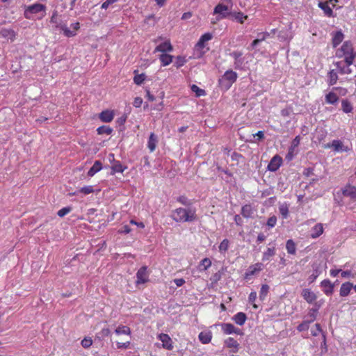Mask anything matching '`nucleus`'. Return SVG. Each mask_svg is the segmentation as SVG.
Masks as SVG:
<instances>
[{
	"label": "nucleus",
	"instance_id": "1",
	"mask_svg": "<svg viewBox=\"0 0 356 356\" xmlns=\"http://www.w3.org/2000/svg\"><path fill=\"white\" fill-rule=\"evenodd\" d=\"M46 15V6L41 3H34L26 6L24 10V16L30 20H40Z\"/></svg>",
	"mask_w": 356,
	"mask_h": 356
},
{
	"label": "nucleus",
	"instance_id": "2",
	"mask_svg": "<svg viewBox=\"0 0 356 356\" xmlns=\"http://www.w3.org/2000/svg\"><path fill=\"white\" fill-rule=\"evenodd\" d=\"M172 219L176 222H192L196 220L195 209L178 208L172 214Z\"/></svg>",
	"mask_w": 356,
	"mask_h": 356
},
{
	"label": "nucleus",
	"instance_id": "3",
	"mask_svg": "<svg viewBox=\"0 0 356 356\" xmlns=\"http://www.w3.org/2000/svg\"><path fill=\"white\" fill-rule=\"evenodd\" d=\"M337 56L344 58L345 63L348 65H351L356 57V52L354 51L353 44L350 42H345L341 48L337 51Z\"/></svg>",
	"mask_w": 356,
	"mask_h": 356
},
{
	"label": "nucleus",
	"instance_id": "4",
	"mask_svg": "<svg viewBox=\"0 0 356 356\" xmlns=\"http://www.w3.org/2000/svg\"><path fill=\"white\" fill-rule=\"evenodd\" d=\"M232 6V1L225 0V3H220L215 7L213 15H217L218 20L224 19L230 14Z\"/></svg>",
	"mask_w": 356,
	"mask_h": 356
},
{
	"label": "nucleus",
	"instance_id": "5",
	"mask_svg": "<svg viewBox=\"0 0 356 356\" xmlns=\"http://www.w3.org/2000/svg\"><path fill=\"white\" fill-rule=\"evenodd\" d=\"M56 30L63 33L67 37H72L76 35L79 29V24H58L56 26Z\"/></svg>",
	"mask_w": 356,
	"mask_h": 356
},
{
	"label": "nucleus",
	"instance_id": "6",
	"mask_svg": "<svg viewBox=\"0 0 356 356\" xmlns=\"http://www.w3.org/2000/svg\"><path fill=\"white\" fill-rule=\"evenodd\" d=\"M237 79V74L232 70H227L222 79H220V84L228 89L232 84L236 81Z\"/></svg>",
	"mask_w": 356,
	"mask_h": 356
},
{
	"label": "nucleus",
	"instance_id": "7",
	"mask_svg": "<svg viewBox=\"0 0 356 356\" xmlns=\"http://www.w3.org/2000/svg\"><path fill=\"white\" fill-rule=\"evenodd\" d=\"M137 280L136 284H144L148 281V275L147 273V267L143 266L140 268L136 274Z\"/></svg>",
	"mask_w": 356,
	"mask_h": 356
},
{
	"label": "nucleus",
	"instance_id": "8",
	"mask_svg": "<svg viewBox=\"0 0 356 356\" xmlns=\"http://www.w3.org/2000/svg\"><path fill=\"white\" fill-rule=\"evenodd\" d=\"M282 163V159L280 156L275 155L270 160L268 165V170L271 172H275L280 167Z\"/></svg>",
	"mask_w": 356,
	"mask_h": 356
},
{
	"label": "nucleus",
	"instance_id": "9",
	"mask_svg": "<svg viewBox=\"0 0 356 356\" xmlns=\"http://www.w3.org/2000/svg\"><path fill=\"white\" fill-rule=\"evenodd\" d=\"M158 337L161 341L164 348L167 350H172L173 348L172 339L167 334H160Z\"/></svg>",
	"mask_w": 356,
	"mask_h": 356
},
{
	"label": "nucleus",
	"instance_id": "10",
	"mask_svg": "<svg viewBox=\"0 0 356 356\" xmlns=\"http://www.w3.org/2000/svg\"><path fill=\"white\" fill-rule=\"evenodd\" d=\"M333 147L336 152H347L348 150V147H345L343 143L339 140H334L332 144H327L325 147Z\"/></svg>",
	"mask_w": 356,
	"mask_h": 356
},
{
	"label": "nucleus",
	"instance_id": "11",
	"mask_svg": "<svg viewBox=\"0 0 356 356\" xmlns=\"http://www.w3.org/2000/svg\"><path fill=\"white\" fill-rule=\"evenodd\" d=\"M231 56L234 59V67L235 69L242 68L243 64V59L242 58L243 54L240 51H234L231 54Z\"/></svg>",
	"mask_w": 356,
	"mask_h": 356
},
{
	"label": "nucleus",
	"instance_id": "12",
	"mask_svg": "<svg viewBox=\"0 0 356 356\" xmlns=\"http://www.w3.org/2000/svg\"><path fill=\"white\" fill-rule=\"evenodd\" d=\"M173 49L172 46L171 45L170 42L169 41H166L165 42H163L158 46L156 47V48L154 50V52H168V51H172Z\"/></svg>",
	"mask_w": 356,
	"mask_h": 356
},
{
	"label": "nucleus",
	"instance_id": "13",
	"mask_svg": "<svg viewBox=\"0 0 356 356\" xmlns=\"http://www.w3.org/2000/svg\"><path fill=\"white\" fill-rule=\"evenodd\" d=\"M302 296L304 298V299L309 303H312L316 300V294L308 289L302 290Z\"/></svg>",
	"mask_w": 356,
	"mask_h": 356
},
{
	"label": "nucleus",
	"instance_id": "14",
	"mask_svg": "<svg viewBox=\"0 0 356 356\" xmlns=\"http://www.w3.org/2000/svg\"><path fill=\"white\" fill-rule=\"evenodd\" d=\"M227 347L232 348V353H237L238 351L239 343L233 338L229 337L225 341Z\"/></svg>",
	"mask_w": 356,
	"mask_h": 356
},
{
	"label": "nucleus",
	"instance_id": "15",
	"mask_svg": "<svg viewBox=\"0 0 356 356\" xmlns=\"http://www.w3.org/2000/svg\"><path fill=\"white\" fill-rule=\"evenodd\" d=\"M212 37V34L210 33H206L203 34L197 42L196 47L199 49H203L205 47V42L211 40Z\"/></svg>",
	"mask_w": 356,
	"mask_h": 356
},
{
	"label": "nucleus",
	"instance_id": "16",
	"mask_svg": "<svg viewBox=\"0 0 356 356\" xmlns=\"http://www.w3.org/2000/svg\"><path fill=\"white\" fill-rule=\"evenodd\" d=\"M114 117L113 112L112 111H104L99 114V119L104 122H110L113 120Z\"/></svg>",
	"mask_w": 356,
	"mask_h": 356
},
{
	"label": "nucleus",
	"instance_id": "17",
	"mask_svg": "<svg viewBox=\"0 0 356 356\" xmlns=\"http://www.w3.org/2000/svg\"><path fill=\"white\" fill-rule=\"evenodd\" d=\"M332 1V0H330V1H320L318 3L319 8H321L323 10L325 15L329 17L332 15V9L330 6V3Z\"/></svg>",
	"mask_w": 356,
	"mask_h": 356
},
{
	"label": "nucleus",
	"instance_id": "18",
	"mask_svg": "<svg viewBox=\"0 0 356 356\" xmlns=\"http://www.w3.org/2000/svg\"><path fill=\"white\" fill-rule=\"evenodd\" d=\"M343 194L352 199L356 198V187L352 186H346L343 190Z\"/></svg>",
	"mask_w": 356,
	"mask_h": 356
},
{
	"label": "nucleus",
	"instance_id": "19",
	"mask_svg": "<svg viewBox=\"0 0 356 356\" xmlns=\"http://www.w3.org/2000/svg\"><path fill=\"white\" fill-rule=\"evenodd\" d=\"M0 37L13 41L15 37L14 31L10 29H2L0 31Z\"/></svg>",
	"mask_w": 356,
	"mask_h": 356
},
{
	"label": "nucleus",
	"instance_id": "20",
	"mask_svg": "<svg viewBox=\"0 0 356 356\" xmlns=\"http://www.w3.org/2000/svg\"><path fill=\"white\" fill-rule=\"evenodd\" d=\"M157 137L154 133H151L148 140V148L151 152H154L156 149L157 143Z\"/></svg>",
	"mask_w": 356,
	"mask_h": 356
},
{
	"label": "nucleus",
	"instance_id": "21",
	"mask_svg": "<svg viewBox=\"0 0 356 356\" xmlns=\"http://www.w3.org/2000/svg\"><path fill=\"white\" fill-rule=\"evenodd\" d=\"M211 338L212 334L210 332H202L199 334V339L204 344L209 343L211 341Z\"/></svg>",
	"mask_w": 356,
	"mask_h": 356
},
{
	"label": "nucleus",
	"instance_id": "22",
	"mask_svg": "<svg viewBox=\"0 0 356 356\" xmlns=\"http://www.w3.org/2000/svg\"><path fill=\"white\" fill-rule=\"evenodd\" d=\"M323 232V225L321 223L316 224L312 229V233L311 234L312 238H316L321 235Z\"/></svg>",
	"mask_w": 356,
	"mask_h": 356
},
{
	"label": "nucleus",
	"instance_id": "23",
	"mask_svg": "<svg viewBox=\"0 0 356 356\" xmlns=\"http://www.w3.org/2000/svg\"><path fill=\"white\" fill-rule=\"evenodd\" d=\"M102 168V163L99 161H95L93 165L89 170L88 175L90 177L93 176L96 172H99Z\"/></svg>",
	"mask_w": 356,
	"mask_h": 356
},
{
	"label": "nucleus",
	"instance_id": "24",
	"mask_svg": "<svg viewBox=\"0 0 356 356\" xmlns=\"http://www.w3.org/2000/svg\"><path fill=\"white\" fill-rule=\"evenodd\" d=\"M246 315L243 312H238L234 316V321L239 325H243L246 321Z\"/></svg>",
	"mask_w": 356,
	"mask_h": 356
},
{
	"label": "nucleus",
	"instance_id": "25",
	"mask_svg": "<svg viewBox=\"0 0 356 356\" xmlns=\"http://www.w3.org/2000/svg\"><path fill=\"white\" fill-rule=\"evenodd\" d=\"M352 287V284L349 282L343 284L340 289V295L341 296H346L350 293Z\"/></svg>",
	"mask_w": 356,
	"mask_h": 356
},
{
	"label": "nucleus",
	"instance_id": "26",
	"mask_svg": "<svg viewBox=\"0 0 356 356\" xmlns=\"http://www.w3.org/2000/svg\"><path fill=\"white\" fill-rule=\"evenodd\" d=\"M321 286L323 288V291L326 294L332 293L333 286L329 280H323L321 282Z\"/></svg>",
	"mask_w": 356,
	"mask_h": 356
},
{
	"label": "nucleus",
	"instance_id": "27",
	"mask_svg": "<svg viewBox=\"0 0 356 356\" xmlns=\"http://www.w3.org/2000/svg\"><path fill=\"white\" fill-rule=\"evenodd\" d=\"M343 39V34L341 31H337L332 38V43L334 47H337L339 44H340Z\"/></svg>",
	"mask_w": 356,
	"mask_h": 356
},
{
	"label": "nucleus",
	"instance_id": "28",
	"mask_svg": "<svg viewBox=\"0 0 356 356\" xmlns=\"http://www.w3.org/2000/svg\"><path fill=\"white\" fill-rule=\"evenodd\" d=\"M286 248L289 254H296V244L293 240L289 239L286 241Z\"/></svg>",
	"mask_w": 356,
	"mask_h": 356
},
{
	"label": "nucleus",
	"instance_id": "29",
	"mask_svg": "<svg viewBox=\"0 0 356 356\" xmlns=\"http://www.w3.org/2000/svg\"><path fill=\"white\" fill-rule=\"evenodd\" d=\"M115 332L117 334H127V335H130L131 334V330L127 326L121 325V326L118 327L115 329Z\"/></svg>",
	"mask_w": 356,
	"mask_h": 356
},
{
	"label": "nucleus",
	"instance_id": "30",
	"mask_svg": "<svg viewBox=\"0 0 356 356\" xmlns=\"http://www.w3.org/2000/svg\"><path fill=\"white\" fill-rule=\"evenodd\" d=\"M338 100H339V98L334 92H330L328 94H327L325 96V101H326V102H327L329 104H334L336 102H337Z\"/></svg>",
	"mask_w": 356,
	"mask_h": 356
},
{
	"label": "nucleus",
	"instance_id": "31",
	"mask_svg": "<svg viewBox=\"0 0 356 356\" xmlns=\"http://www.w3.org/2000/svg\"><path fill=\"white\" fill-rule=\"evenodd\" d=\"M172 56L167 54H162L159 58L161 63H163V65L166 66L169 65L172 61Z\"/></svg>",
	"mask_w": 356,
	"mask_h": 356
},
{
	"label": "nucleus",
	"instance_id": "32",
	"mask_svg": "<svg viewBox=\"0 0 356 356\" xmlns=\"http://www.w3.org/2000/svg\"><path fill=\"white\" fill-rule=\"evenodd\" d=\"M261 270V264H256L254 266H250L248 270L246 272V276L253 275L256 272H259Z\"/></svg>",
	"mask_w": 356,
	"mask_h": 356
},
{
	"label": "nucleus",
	"instance_id": "33",
	"mask_svg": "<svg viewBox=\"0 0 356 356\" xmlns=\"http://www.w3.org/2000/svg\"><path fill=\"white\" fill-rule=\"evenodd\" d=\"M224 332L227 334H233L235 332V327L231 323H225L222 325Z\"/></svg>",
	"mask_w": 356,
	"mask_h": 356
},
{
	"label": "nucleus",
	"instance_id": "34",
	"mask_svg": "<svg viewBox=\"0 0 356 356\" xmlns=\"http://www.w3.org/2000/svg\"><path fill=\"white\" fill-rule=\"evenodd\" d=\"M252 213V207L250 205H245L241 209V214L245 218H250Z\"/></svg>",
	"mask_w": 356,
	"mask_h": 356
},
{
	"label": "nucleus",
	"instance_id": "35",
	"mask_svg": "<svg viewBox=\"0 0 356 356\" xmlns=\"http://www.w3.org/2000/svg\"><path fill=\"white\" fill-rule=\"evenodd\" d=\"M269 286L267 284H263L259 292V299L264 300L267 296Z\"/></svg>",
	"mask_w": 356,
	"mask_h": 356
},
{
	"label": "nucleus",
	"instance_id": "36",
	"mask_svg": "<svg viewBox=\"0 0 356 356\" xmlns=\"http://www.w3.org/2000/svg\"><path fill=\"white\" fill-rule=\"evenodd\" d=\"M97 131L98 134H99V135L104 134L109 135L112 133L113 129L108 126H102L97 129Z\"/></svg>",
	"mask_w": 356,
	"mask_h": 356
},
{
	"label": "nucleus",
	"instance_id": "37",
	"mask_svg": "<svg viewBox=\"0 0 356 356\" xmlns=\"http://www.w3.org/2000/svg\"><path fill=\"white\" fill-rule=\"evenodd\" d=\"M317 312H318V309H316V308L311 309L307 314V320L308 321H309L310 323H312L313 321H314V320L316 319V317Z\"/></svg>",
	"mask_w": 356,
	"mask_h": 356
},
{
	"label": "nucleus",
	"instance_id": "38",
	"mask_svg": "<svg viewBox=\"0 0 356 356\" xmlns=\"http://www.w3.org/2000/svg\"><path fill=\"white\" fill-rule=\"evenodd\" d=\"M280 212L284 218H286L289 214V207L286 204H283L279 207Z\"/></svg>",
	"mask_w": 356,
	"mask_h": 356
},
{
	"label": "nucleus",
	"instance_id": "39",
	"mask_svg": "<svg viewBox=\"0 0 356 356\" xmlns=\"http://www.w3.org/2000/svg\"><path fill=\"white\" fill-rule=\"evenodd\" d=\"M338 76L334 70H331L329 72V84L332 86L337 83Z\"/></svg>",
	"mask_w": 356,
	"mask_h": 356
},
{
	"label": "nucleus",
	"instance_id": "40",
	"mask_svg": "<svg viewBox=\"0 0 356 356\" xmlns=\"http://www.w3.org/2000/svg\"><path fill=\"white\" fill-rule=\"evenodd\" d=\"M211 266V261L209 258H204L201 261L200 266H203V268H200V270H206Z\"/></svg>",
	"mask_w": 356,
	"mask_h": 356
},
{
	"label": "nucleus",
	"instance_id": "41",
	"mask_svg": "<svg viewBox=\"0 0 356 356\" xmlns=\"http://www.w3.org/2000/svg\"><path fill=\"white\" fill-rule=\"evenodd\" d=\"M191 90L193 92H195L197 97H201L205 95L206 92L204 90L200 89L198 86L196 85H192L191 86Z\"/></svg>",
	"mask_w": 356,
	"mask_h": 356
},
{
	"label": "nucleus",
	"instance_id": "42",
	"mask_svg": "<svg viewBox=\"0 0 356 356\" xmlns=\"http://www.w3.org/2000/svg\"><path fill=\"white\" fill-rule=\"evenodd\" d=\"M275 254V248H268L267 250L264 253L263 260H268L272 256Z\"/></svg>",
	"mask_w": 356,
	"mask_h": 356
},
{
	"label": "nucleus",
	"instance_id": "43",
	"mask_svg": "<svg viewBox=\"0 0 356 356\" xmlns=\"http://www.w3.org/2000/svg\"><path fill=\"white\" fill-rule=\"evenodd\" d=\"M341 104H342V109L345 113H350L352 111L353 107H352L351 104H350V102H348L346 100H343Z\"/></svg>",
	"mask_w": 356,
	"mask_h": 356
},
{
	"label": "nucleus",
	"instance_id": "44",
	"mask_svg": "<svg viewBox=\"0 0 356 356\" xmlns=\"http://www.w3.org/2000/svg\"><path fill=\"white\" fill-rule=\"evenodd\" d=\"M111 169L113 174L115 172H122L124 171V168L120 162L115 163Z\"/></svg>",
	"mask_w": 356,
	"mask_h": 356
},
{
	"label": "nucleus",
	"instance_id": "45",
	"mask_svg": "<svg viewBox=\"0 0 356 356\" xmlns=\"http://www.w3.org/2000/svg\"><path fill=\"white\" fill-rule=\"evenodd\" d=\"M310 323H311L309 321H308L307 320H305L302 323H300L298 326L297 329L300 332L307 330L309 329Z\"/></svg>",
	"mask_w": 356,
	"mask_h": 356
},
{
	"label": "nucleus",
	"instance_id": "46",
	"mask_svg": "<svg viewBox=\"0 0 356 356\" xmlns=\"http://www.w3.org/2000/svg\"><path fill=\"white\" fill-rule=\"evenodd\" d=\"M81 346L85 348H90L92 344V340L90 337H85L82 341H81Z\"/></svg>",
	"mask_w": 356,
	"mask_h": 356
},
{
	"label": "nucleus",
	"instance_id": "47",
	"mask_svg": "<svg viewBox=\"0 0 356 356\" xmlns=\"http://www.w3.org/2000/svg\"><path fill=\"white\" fill-rule=\"evenodd\" d=\"M229 248V241L224 239L219 245V250L220 252H226Z\"/></svg>",
	"mask_w": 356,
	"mask_h": 356
},
{
	"label": "nucleus",
	"instance_id": "48",
	"mask_svg": "<svg viewBox=\"0 0 356 356\" xmlns=\"http://www.w3.org/2000/svg\"><path fill=\"white\" fill-rule=\"evenodd\" d=\"M145 79V75L144 74H137L134 76V83L137 85L141 84Z\"/></svg>",
	"mask_w": 356,
	"mask_h": 356
},
{
	"label": "nucleus",
	"instance_id": "49",
	"mask_svg": "<svg viewBox=\"0 0 356 356\" xmlns=\"http://www.w3.org/2000/svg\"><path fill=\"white\" fill-rule=\"evenodd\" d=\"M300 141V137L299 136H296L292 141L291 145L290 147V152H292L296 147H297Z\"/></svg>",
	"mask_w": 356,
	"mask_h": 356
},
{
	"label": "nucleus",
	"instance_id": "50",
	"mask_svg": "<svg viewBox=\"0 0 356 356\" xmlns=\"http://www.w3.org/2000/svg\"><path fill=\"white\" fill-rule=\"evenodd\" d=\"M256 298H257V293L255 291L251 292L249 295L248 300H249V302L253 304V307L254 309H257L258 307L256 304H254V302L255 301Z\"/></svg>",
	"mask_w": 356,
	"mask_h": 356
},
{
	"label": "nucleus",
	"instance_id": "51",
	"mask_svg": "<svg viewBox=\"0 0 356 356\" xmlns=\"http://www.w3.org/2000/svg\"><path fill=\"white\" fill-rule=\"evenodd\" d=\"M79 191L84 194H90L94 191L93 187L92 186H87L81 188Z\"/></svg>",
	"mask_w": 356,
	"mask_h": 356
},
{
	"label": "nucleus",
	"instance_id": "52",
	"mask_svg": "<svg viewBox=\"0 0 356 356\" xmlns=\"http://www.w3.org/2000/svg\"><path fill=\"white\" fill-rule=\"evenodd\" d=\"M71 211L70 207H64L58 211V216L59 217H63Z\"/></svg>",
	"mask_w": 356,
	"mask_h": 356
},
{
	"label": "nucleus",
	"instance_id": "53",
	"mask_svg": "<svg viewBox=\"0 0 356 356\" xmlns=\"http://www.w3.org/2000/svg\"><path fill=\"white\" fill-rule=\"evenodd\" d=\"M276 222H277V218L275 216H273L268 219L267 225L269 227H273L275 225Z\"/></svg>",
	"mask_w": 356,
	"mask_h": 356
},
{
	"label": "nucleus",
	"instance_id": "54",
	"mask_svg": "<svg viewBox=\"0 0 356 356\" xmlns=\"http://www.w3.org/2000/svg\"><path fill=\"white\" fill-rule=\"evenodd\" d=\"M116 346H117V348H128L130 346V341H127V342H124V343H121V342H117L116 343Z\"/></svg>",
	"mask_w": 356,
	"mask_h": 356
},
{
	"label": "nucleus",
	"instance_id": "55",
	"mask_svg": "<svg viewBox=\"0 0 356 356\" xmlns=\"http://www.w3.org/2000/svg\"><path fill=\"white\" fill-rule=\"evenodd\" d=\"M185 63H186V59L184 58L181 57V56L177 57L176 65H177V67H179L184 65V64Z\"/></svg>",
	"mask_w": 356,
	"mask_h": 356
},
{
	"label": "nucleus",
	"instance_id": "56",
	"mask_svg": "<svg viewBox=\"0 0 356 356\" xmlns=\"http://www.w3.org/2000/svg\"><path fill=\"white\" fill-rule=\"evenodd\" d=\"M142 103L143 99L141 97H137L134 99L133 104L135 107L139 108L142 105Z\"/></svg>",
	"mask_w": 356,
	"mask_h": 356
},
{
	"label": "nucleus",
	"instance_id": "57",
	"mask_svg": "<svg viewBox=\"0 0 356 356\" xmlns=\"http://www.w3.org/2000/svg\"><path fill=\"white\" fill-rule=\"evenodd\" d=\"M236 18L240 21V22H243L244 20H246L248 19L247 15H244L242 13H238Z\"/></svg>",
	"mask_w": 356,
	"mask_h": 356
},
{
	"label": "nucleus",
	"instance_id": "58",
	"mask_svg": "<svg viewBox=\"0 0 356 356\" xmlns=\"http://www.w3.org/2000/svg\"><path fill=\"white\" fill-rule=\"evenodd\" d=\"M177 200L181 203L182 204H184V205H189L191 203L189 202V201L188 200V199L184 197V196H181L179 197Z\"/></svg>",
	"mask_w": 356,
	"mask_h": 356
},
{
	"label": "nucleus",
	"instance_id": "59",
	"mask_svg": "<svg viewBox=\"0 0 356 356\" xmlns=\"http://www.w3.org/2000/svg\"><path fill=\"white\" fill-rule=\"evenodd\" d=\"M349 67H350V65H348L346 64V67H341L340 70L341 73V74H350L352 72V70Z\"/></svg>",
	"mask_w": 356,
	"mask_h": 356
},
{
	"label": "nucleus",
	"instance_id": "60",
	"mask_svg": "<svg viewBox=\"0 0 356 356\" xmlns=\"http://www.w3.org/2000/svg\"><path fill=\"white\" fill-rule=\"evenodd\" d=\"M291 112V108H284L281 111V115L284 117L289 116Z\"/></svg>",
	"mask_w": 356,
	"mask_h": 356
},
{
	"label": "nucleus",
	"instance_id": "61",
	"mask_svg": "<svg viewBox=\"0 0 356 356\" xmlns=\"http://www.w3.org/2000/svg\"><path fill=\"white\" fill-rule=\"evenodd\" d=\"M315 326H316V330L312 331V334L314 336H317L318 334V333H320L321 332V328L320 324H318V323H316Z\"/></svg>",
	"mask_w": 356,
	"mask_h": 356
},
{
	"label": "nucleus",
	"instance_id": "62",
	"mask_svg": "<svg viewBox=\"0 0 356 356\" xmlns=\"http://www.w3.org/2000/svg\"><path fill=\"white\" fill-rule=\"evenodd\" d=\"M174 282L177 286H181L185 283V280L183 278L175 279Z\"/></svg>",
	"mask_w": 356,
	"mask_h": 356
},
{
	"label": "nucleus",
	"instance_id": "63",
	"mask_svg": "<svg viewBox=\"0 0 356 356\" xmlns=\"http://www.w3.org/2000/svg\"><path fill=\"white\" fill-rule=\"evenodd\" d=\"M191 16H192V13L191 12L184 13L181 16V19L182 20L188 19L191 18Z\"/></svg>",
	"mask_w": 356,
	"mask_h": 356
},
{
	"label": "nucleus",
	"instance_id": "64",
	"mask_svg": "<svg viewBox=\"0 0 356 356\" xmlns=\"http://www.w3.org/2000/svg\"><path fill=\"white\" fill-rule=\"evenodd\" d=\"M110 330L108 328H104L102 331H101V334L102 337H107L110 334Z\"/></svg>",
	"mask_w": 356,
	"mask_h": 356
}]
</instances>
